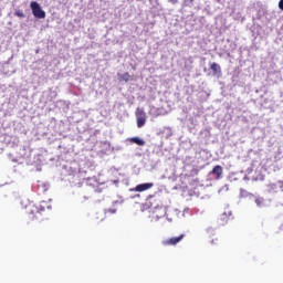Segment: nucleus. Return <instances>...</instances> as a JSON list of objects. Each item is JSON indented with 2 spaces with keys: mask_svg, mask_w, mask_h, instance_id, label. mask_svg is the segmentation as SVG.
<instances>
[{
  "mask_svg": "<svg viewBox=\"0 0 283 283\" xmlns=\"http://www.w3.org/2000/svg\"><path fill=\"white\" fill-rule=\"evenodd\" d=\"M169 3H172V6H176V3H178V0H169Z\"/></svg>",
  "mask_w": 283,
  "mask_h": 283,
  "instance_id": "15",
  "label": "nucleus"
},
{
  "mask_svg": "<svg viewBox=\"0 0 283 283\" xmlns=\"http://www.w3.org/2000/svg\"><path fill=\"white\" fill-rule=\"evenodd\" d=\"M24 212L27 216H29L30 220H40L41 218V210L34 203L27 205Z\"/></svg>",
  "mask_w": 283,
  "mask_h": 283,
  "instance_id": "2",
  "label": "nucleus"
},
{
  "mask_svg": "<svg viewBox=\"0 0 283 283\" xmlns=\"http://www.w3.org/2000/svg\"><path fill=\"white\" fill-rule=\"evenodd\" d=\"M163 206V201H160L159 197H156V195H149L147 199L144 202V209H158V207Z\"/></svg>",
  "mask_w": 283,
  "mask_h": 283,
  "instance_id": "1",
  "label": "nucleus"
},
{
  "mask_svg": "<svg viewBox=\"0 0 283 283\" xmlns=\"http://www.w3.org/2000/svg\"><path fill=\"white\" fill-rule=\"evenodd\" d=\"M129 142L135 143V145H139V147L145 145V140L140 139L139 137H132Z\"/></svg>",
  "mask_w": 283,
  "mask_h": 283,
  "instance_id": "12",
  "label": "nucleus"
},
{
  "mask_svg": "<svg viewBox=\"0 0 283 283\" xmlns=\"http://www.w3.org/2000/svg\"><path fill=\"white\" fill-rule=\"evenodd\" d=\"M154 187V182H147V184H139L135 188L130 189V191H137V192H143V191H149Z\"/></svg>",
  "mask_w": 283,
  "mask_h": 283,
  "instance_id": "7",
  "label": "nucleus"
},
{
  "mask_svg": "<svg viewBox=\"0 0 283 283\" xmlns=\"http://www.w3.org/2000/svg\"><path fill=\"white\" fill-rule=\"evenodd\" d=\"M211 174L216 176V180H220V178H222V166L220 165L214 166Z\"/></svg>",
  "mask_w": 283,
  "mask_h": 283,
  "instance_id": "8",
  "label": "nucleus"
},
{
  "mask_svg": "<svg viewBox=\"0 0 283 283\" xmlns=\"http://www.w3.org/2000/svg\"><path fill=\"white\" fill-rule=\"evenodd\" d=\"M118 81L120 82H125V83H129V81H132V75H129V72H126L124 74H119L118 75Z\"/></svg>",
  "mask_w": 283,
  "mask_h": 283,
  "instance_id": "11",
  "label": "nucleus"
},
{
  "mask_svg": "<svg viewBox=\"0 0 283 283\" xmlns=\"http://www.w3.org/2000/svg\"><path fill=\"white\" fill-rule=\"evenodd\" d=\"M135 116L137 118V127H145V124L147 123V113H145V109L137 108Z\"/></svg>",
  "mask_w": 283,
  "mask_h": 283,
  "instance_id": "4",
  "label": "nucleus"
},
{
  "mask_svg": "<svg viewBox=\"0 0 283 283\" xmlns=\"http://www.w3.org/2000/svg\"><path fill=\"white\" fill-rule=\"evenodd\" d=\"M166 216H167V207L163 205L153 211L154 220H160V218H165Z\"/></svg>",
  "mask_w": 283,
  "mask_h": 283,
  "instance_id": "6",
  "label": "nucleus"
},
{
  "mask_svg": "<svg viewBox=\"0 0 283 283\" xmlns=\"http://www.w3.org/2000/svg\"><path fill=\"white\" fill-rule=\"evenodd\" d=\"M111 213H116V210H112Z\"/></svg>",
  "mask_w": 283,
  "mask_h": 283,
  "instance_id": "16",
  "label": "nucleus"
},
{
  "mask_svg": "<svg viewBox=\"0 0 283 283\" xmlns=\"http://www.w3.org/2000/svg\"><path fill=\"white\" fill-rule=\"evenodd\" d=\"M30 8H31L32 14H33V17H35V19H45V12L43 11V9H41V4L32 1L30 4Z\"/></svg>",
  "mask_w": 283,
  "mask_h": 283,
  "instance_id": "3",
  "label": "nucleus"
},
{
  "mask_svg": "<svg viewBox=\"0 0 283 283\" xmlns=\"http://www.w3.org/2000/svg\"><path fill=\"white\" fill-rule=\"evenodd\" d=\"M210 70L213 72L214 75L222 74V67H220V64L216 62L210 65Z\"/></svg>",
  "mask_w": 283,
  "mask_h": 283,
  "instance_id": "10",
  "label": "nucleus"
},
{
  "mask_svg": "<svg viewBox=\"0 0 283 283\" xmlns=\"http://www.w3.org/2000/svg\"><path fill=\"white\" fill-rule=\"evenodd\" d=\"M230 218H231V212L221 213L219 217L220 224H222V226L227 224V222H229Z\"/></svg>",
  "mask_w": 283,
  "mask_h": 283,
  "instance_id": "9",
  "label": "nucleus"
},
{
  "mask_svg": "<svg viewBox=\"0 0 283 283\" xmlns=\"http://www.w3.org/2000/svg\"><path fill=\"white\" fill-rule=\"evenodd\" d=\"M279 8H280V10H283V0H280Z\"/></svg>",
  "mask_w": 283,
  "mask_h": 283,
  "instance_id": "14",
  "label": "nucleus"
},
{
  "mask_svg": "<svg viewBox=\"0 0 283 283\" xmlns=\"http://www.w3.org/2000/svg\"><path fill=\"white\" fill-rule=\"evenodd\" d=\"M185 239V234H180L179 237H172L170 239H166L161 241L163 247H176L179 242H182Z\"/></svg>",
  "mask_w": 283,
  "mask_h": 283,
  "instance_id": "5",
  "label": "nucleus"
},
{
  "mask_svg": "<svg viewBox=\"0 0 283 283\" xmlns=\"http://www.w3.org/2000/svg\"><path fill=\"white\" fill-rule=\"evenodd\" d=\"M14 17H19V19H23L25 18V13H23V11L18 10L14 12Z\"/></svg>",
  "mask_w": 283,
  "mask_h": 283,
  "instance_id": "13",
  "label": "nucleus"
}]
</instances>
